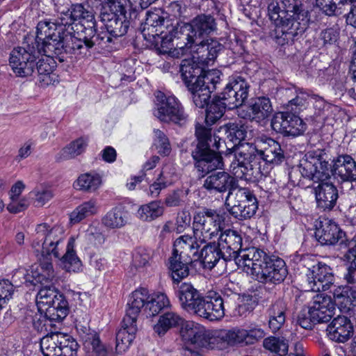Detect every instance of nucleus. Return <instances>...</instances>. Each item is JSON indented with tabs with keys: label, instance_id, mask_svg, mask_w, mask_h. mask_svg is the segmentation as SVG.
Instances as JSON below:
<instances>
[{
	"label": "nucleus",
	"instance_id": "obj_1",
	"mask_svg": "<svg viewBox=\"0 0 356 356\" xmlns=\"http://www.w3.org/2000/svg\"><path fill=\"white\" fill-rule=\"evenodd\" d=\"M237 165L232 167L236 177L254 181L262 175L261 162L279 165L284 160V150L274 139L262 136L254 144H243L236 150Z\"/></svg>",
	"mask_w": 356,
	"mask_h": 356
},
{
	"label": "nucleus",
	"instance_id": "obj_2",
	"mask_svg": "<svg viewBox=\"0 0 356 356\" xmlns=\"http://www.w3.org/2000/svg\"><path fill=\"white\" fill-rule=\"evenodd\" d=\"M268 9L269 18L275 24V42L280 45L293 41L309 26V12L299 0H282V8L270 3Z\"/></svg>",
	"mask_w": 356,
	"mask_h": 356
},
{
	"label": "nucleus",
	"instance_id": "obj_3",
	"mask_svg": "<svg viewBox=\"0 0 356 356\" xmlns=\"http://www.w3.org/2000/svg\"><path fill=\"white\" fill-rule=\"evenodd\" d=\"M142 26L141 32L147 41H151L156 35L164 33V29H166L168 33L172 34L176 42L175 45L183 55L197 40L190 23L180 22L173 24L168 13L161 8L148 10Z\"/></svg>",
	"mask_w": 356,
	"mask_h": 356
},
{
	"label": "nucleus",
	"instance_id": "obj_4",
	"mask_svg": "<svg viewBox=\"0 0 356 356\" xmlns=\"http://www.w3.org/2000/svg\"><path fill=\"white\" fill-rule=\"evenodd\" d=\"M302 176L314 182H319L316 189L318 207L331 211L334 207V165L329 163L321 154L309 152L300 160L298 165Z\"/></svg>",
	"mask_w": 356,
	"mask_h": 356
},
{
	"label": "nucleus",
	"instance_id": "obj_5",
	"mask_svg": "<svg viewBox=\"0 0 356 356\" xmlns=\"http://www.w3.org/2000/svg\"><path fill=\"white\" fill-rule=\"evenodd\" d=\"M242 257L243 270L253 279L264 284H279L288 275L285 261L275 255H268L263 250L249 248Z\"/></svg>",
	"mask_w": 356,
	"mask_h": 356
},
{
	"label": "nucleus",
	"instance_id": "obj_6",
	"mask_svg": "<svg viewBox=\"0 0 356 356\" xmlns=\"http://www.w3.org/2000/svg\"><path fill=\"white\" fill-rule=\"evenodd\" d=\"M197 143L192 152L194 165L200 173V177H204L209 173L224 168L222 157L218 149L220 138L212 136L211 129L197 124L195 127Z\"/></svg>",
	"mask_w": 356,
	"mask_h": 356
},
{
	"label": "nucleus",
	"instance_id": "obj_7",
	"mask_svg": "<svg viewBox=\"0 0 356 356\" xmlns=\"http://www.w3.org/2000/svg\"><path fill=\"white\" fill-rule=\"evenodd\" d=\"M334 302L331 295L317 294L313 305L303 308L298 314L297 323L304 329L312 330L317 323H330L326 328L327 335L334 341Z\"/></svg>",
	"mask_w": 356,
	"mask_h": 356
},
{
	"label": "nucleus",
	"instance_id": "obj_8",
	"mask_svg": "<svg viewBox=\"0 0 356 356\" xmlns=\"http://www.w3.org/2000/svg\"><path fill=\"white\" fill-rule=\"evenodd\" d=\"M170 306V302L165 293L150 294L146 288H140L132 292L127 309L129 314L137 319L140 312L147 318H152Z\"/></svg>",
	"mask_w": 356,
	"mask_h": 356
},
{
	"label": "nucleus",
	"instance_id": "obj_9",
	"mask_svg": "<svg viewBox=\"0 0 356 356\" xmlns=\"http://www.w3.org/2000/svg\"><path fill=\"white\" fill-rule=\"evenodd\" d=\"M40 47L35 44L33 36H27L22 46L12 50L9 62L17 76L25 77L33 73L35 61L43 52Z\"/></svg>",
	"mask_w": 356,
	"mask_h": 356
},
{
	"label": "nucleus",
	"instance_id": "obj_10",
	"mask_svg": "<svg viewBox=\"0 0 356 356\" xmlns=\"http://www.w3.org/2000/svg\"><path fill=\"white\" fill-rule=\"evenodd\" d=\"M39 312L51 320L63 321L68 314L69 306L63 294L53 285L42 286L36 296Z\"/></svg>",
	"mask_w": 356,
	"mask_h": 356
},
{
	"label": "nucleus",
	"instance_id": "obj_11",
	"mask_svg": "<svg viewBox=\"0 0 356 356\" xmlns=\"http://www.w3.org/2000/svg\"><path fill=\"white\" fill-rule=\"evenodd\" d=\"M225 218L217 210L203 208L193 216V231L198 241L206 243L217 238L221 231V224Z\"/></svg>",
	"mask_w": 356,
	"mask_h": 356
},
{
	"label": "nucleus",
	"instance_id": "obj_12",
	"mask_svg": "<svg viewBox=\"0 0 356 356\" xmlns=\"http://www.w3.org/2000/svg\"><path fill=\"white\" fill-rule=\"evenodd\" d=\"M67 25L60 23V15L54 19H44L38 23L35 44H38L42 51L47 54H53L56 46L60 45V40L65 32Z\"/></svg>",
	"mask_w": 356,
	"mask_h": 356
},
{
	"label": "nucleus",
	"instance_id": "obj_13",
	"mask_svg": "<svg viewBox=\"0 0 356 356\" xmlns=\"http://www.w3.org/2000/svg\"><path fill=\"white\" fill-rule=\"evenodd\" d=\"M33 241L34 248L42 246L43 255H53L60 258L59 245L64 239V229L63 227L55 225L51 227L47 223L39 224L35 227V234Z\"/></svg>",
	"mask_w": 356,
	"mask_h": 356
},
{
	"label": "nucleus",
	"instance_id": "obj_14",
	"mask_svg": "<svg viewBox=\"0 0 356 356\" xmlns=\"http://www.w3.org/2000/svg\"><path fill=\"white\" fill-rule=\"evenodd\" d=\"M181 335L192 344L210 349H224L225 341H222L221 332L218 335H211L205 328L193 321H186L182 324Z\"/></svg>",
	"mask_w": 356,
	"mask_h": 356
},
{
	"label": "nucleus",
	"instance_id": "obj_15",
	"mask_svg": "<svg viewBox=\"0 0 356 356\" xmlns=\"http://www.w3.org/2000/svg\"><path fill=\"white\" fill-rule=\"evenodd\" d=\"M157 108L154 115L162 122H179L185 118L184 108L178 99L170 92L156 90L154 94Z\"/></svg>",
	"mask_w": 356,
	"mask_h": 356
},
{
	"label": "nucleus",
	"instance_id": "obj_16",
	"mask_svg": "<svg viewBox=\"0 0 356 356\" xmlns=\"http://www.w3.org/2000/svg\"><path fill=\"white\" fill-rule=\"evenodd\" d=\"M237 294L232 291L229 293H223V296L216 291H209L204 297L197 315L210 321H218L225 316V304H227L229 299L236 298Z\"/></svg>",
	"mask_w": 356,
	"mask_h": 356
},
{
	"label": "nucleus",
	"instance_id": "obj_17",
	"mask_svg": "<svg viewBox=\"0 0 356 356\" xmlns=\"http://www.w3.org/2000/svg\"><path fill=\"white\" fill-rule=\"evenodd\" d=\"M218 238V244L223 252L225 261L234 260L238 267L243 268L241 263L243 260L242 257L245 252L249 248L241 250L243 238L240 233L236 230L227 229L220 232Z\"/></svg>",
	"mask_w": 356,
	"mask_h": 356
},
{
	"label": "nucleus",
	"instance_id": "obj_18",
	"mask_svg": "<svg viewBox=\"0 0 356 356\" xmlns=\"http://www.w3.org/2000/svg\"><path fill=\"white\" fill-rule=\"evenodd\" d=\"M272 129L284 136L296 137L306 130V124L296 113L291 111L275 113L271 120Z\"/></svg>",
	"mask_w": 356,
	"mask_h": 356
},
{
	"label": "nucleus",
	"instance_id": "obj_19",
	"mask_svg": "<svg viewBox=\"0 0 356 356\" xmlns=\"http://www.w3.org/2000/svg\"><path fill=\"white\" fill-rule=\"evenodd\" d=\"M174 289L181 308L197 315L202 302H204V296L189 282H182L174 286Z\"/></svg>",
	"mask_w": 356,
	"mask_h": 356
},
{
	"label": "nucleus",
	"instance_id": "obj_20",
	"mask_svg": "<svg viewBox=\"0 0 356 356\" xmlns=\"http://www.w3.org/2000/svg\"><path fill=\"white\" fill-rule=\"evenodd\" d=\"M272 112L273 107L270 100L266 97H259L252 99L245 109L241 108L238 111L240 118L259 123L267 120Z\"/></svg>",
	"mask_w": 356,
	"mask_h": 356
},
{
	"label": "nucleus",
	"instance_id": "obj_21",
	"mask_svg": "<svg viewBox=\"0 0 356 356\" xmlns=\"http://www.w3.org/2000/svg\"><path fill=\"white\" fill-rule=\"evenodd\" d=\"M265 332L260 327L250 330L237 329L221 331V339L225 341V348L228 345L237 343L253 344L264 338Z\"/></svg>",
	"mask_w": 356,
	"mask_h": 356
},
{
	"label": "nucleus",
	"instance_id": "obj_22",
	"mask_svg": "<svg viewBox=\"0 0 356 356\" xmlns=\"http://www.w3.org/2000/svg\"><path fill=\"white\" fill-rule=\"evenodd\" d=\"M346 273L343 275L344 280L352 286H339L335 289V305H338L339 309H349L354 299L356 298V267L346 266Z\"/></svg>",
	"mask_w": 356,
	"mask_h": 356
},
{
	"label": "nucleus",
	"instance_id": "obj_23",
	"mask_svg": "<svg viewBox=\"0 0 356 356\" xmlns=\"http://www.w3.org/2000/svg\"><path fill=\"white\" fill-rule=\"evenodd\" d=\"M136 322L137 319L129 314L127 309L121 323V327L116 333L115 351L118 354L124 353L135 339L138 331Z\"/></svg>",
	"mask_w": 356,
	"mask_h": 356
},
{
	"label": "nucleus",
	"instance_id": "obj_24",
	"mask_svg": "<svg viewBox=\"0 0 356 356\" xmlns=\"http://www.w3.org/2000/svg\"><path fill=\"white\" fill-rule=\"evenodd\" d=\"M237 178L230 175L225 171H219L211 173L204 181L203 188L209 192L225 193L229 191L228 197L232 191L236 189L238 182Z\"/></svg>",
	"mask_w": 356,
	"mask_h": 356
},
{
	"label": "nucleus",
	"instance_id": "obj_25",
	"mask_svg": "<svg viewBox=\"0 0 356 356\" xmlns=\"http://www.w3.org/2000/svg\"><path fill=\"white\" fill-rule=\"evenodd\" d=\"M337 229L335 236V258H337L344 266H352L356 267V254L354 248L351 247L353 242L350 240L346 232L338 227L335 224V231Z\"/></svg>",
	"mask_w": 356,
	"mask_h": 356
},
{
	"label": "nucleus",
	"instance_id": "obj_26",
	"mask_svg": "<svg viewBox=\"0 0 356 356\" xmlns=\"http://www.w3.org/2000/svg\"><path fill=\"white\" fill-rule=\"evenodd\" d=\"M222 48V44L216 40H203L195 46L192 58L204 68L213 64Z\"/></svg>",
	"mask_w": 356,
	"mask_h": 356
},
{
	"label": "nucleus",
	"instance_id": "obj_27",
	"mask_svg": "<svg viewBox=\"0 0 356 356\" xmlns=\"http://www.w3.org/2000/svg\"><path fill=\"white\" fill-rule=\"evenodd\" d=\"M60 15V23L67 25V27H73V24L76 20H83L86 24L85 28L95 27L96 21L93 10L88 6L86 8L81 3L72 5L71 10L62 12Z\"/></svg>",
	"mask_w": 356,
	"mask_h": 356
},
{
	"label": "nucleus",
	"instance_id": "obj_28",
	"mask_svg": "<svg viewBox=\"0 0 356 356\" xmlns=\"http://www.w3.org/2000/svg\"><path fill=\"white\" fill-rule=\"evenodd\" d=\"M100 17L106 31L114 38L123 36L127 33L130 22L127 20L126 15L115 12H103Z\"/></svg>",
	"mask_w": 356,
	"mask_h": 356
},
{
	"label": "nucleus",
	"instance_id": "obj_29",
	"mask_svg": "<svg viewBox=\"0 0 356 356\" xmlns=\"http://www.w3.org/2000/svg\"><path fill=\"white\" fill-rule=\"evenodd\" d=\"M60 45L56 46L55 52L52 54L57 56L63 53L69 54H83V50L86 49L85 35L83 38H79L75 36L74 27H67L61 40L59 42Z\"/></svg>",
	"mask_w": 356,
	"mask_h": 356
},
{
	"label": "nucleus",
	"instance_id": "obj_30",
	"mask_svg": "<svg viewBox=\"0 0 356 356\" xmlns=\"http://www.w3.org/2000/svg\"><path fill=\"white\" fill-rule=\"evenodd\" d=\"M330 270L327 266H319L318 268V273L314 275L315 270L314 269L311 273V277L307 275V282L309 285V288L310 291L321 292L325 295L332 293V291L330 290L333 286L334 277L331 273H327Z\"/></svg>",
	"mask_w": 356,
	"mask_h": 356
},
{
	"label": "nucleus",
	"instance_id": "obj_31",
	"mask_svg": "<svg viewBox=\"0 0 356 356\" xmlns=\"http://www.w3.org/2000/svg\"><path fill=\"white\" fill-rule=\"evenodd\" d=\"M81 339L84 346L91 350L87 356H114L112 348L104 344L96 332H83Z\"/></svg>",
	"mask_w": 356,
	"mask_h": 356
},
{
	"label": "nucleus",
	"instance_id": "obj_32",
	"mask_svg": "<svg viewBox=\"0 0 356 356\" xmlns=\"http://www.w3.org/2000/svg\"><path fill=\"white\" fill-rule=\"evenodd\" d=\"M286 303L281 299L273 302L266 310L268 317V326L273 332L278 331L286 321Z\"/></svg>",
	"mask_w": 356,
	"mask_h": 356
},
{
	"label": "nucleus",
	"instance_id": "obj_33",
	"mask_svg": "<svg viewBox=\"0 0 356 356\" xmlns=\"http://www.w3.org/2000/svg\"><path fill=\"white\" fill-rule=\"evenodd\" d=\"M84 29L86 50L91 49L95 45L102 49H112L111 44L113 42V37L107 31L97 33L96 26Z\"/></svg>",
	"mask_w": 356,
	"mask_h": 356
},
{
	"label": "nucleus",
	"instance_id": "obj_34",
	"mask_svg": "<svg viewBox=\"0 0 356 356\" xmlns=\"http://www.w3.org/2000/svg\"><path fill=\"white\" fill-rule=\"evenodd\" d=\"M184 318L177 313L168 311L163 312L154 325L153 330L159 337L164 336L170 330L181 325Z\"/></svg>",
	"mask_w": 356,
	"mask_h": 356
},
{
	"label": "nucleus",
	"instance_id": "obj_35",
	"mask_svg": "<svg viewBox=\"0 0 356 356\" xmlns=\"http://www.w3.org/2000/svg\"><path fill=\"white\" fill-rule=\"evenodd\" d=\"M203 67L191 60H184L181 64L180 72L185 85L188 89H195L198 83L199 76L202 72Z\"/></svg>",
	"mask_w": 356,
	"mask_h": 356
},
{
	"label": "nucleus",
	"instance_id": "obj_36",
	"mask_svg": "<svg viewBox=\"0 0 356 356\" xmlns=\"http://www.w3.org/2000/svg\"><path fill=\"white\" fill-rule=\"evenodd\" d=\"M218 243L210 242L205 245L200 252V259L203 264L204 267L208 269H212L216 264L222 259L225 261L223 252L221 250Z\"/></svg>",
	"mask_w": 356,
	"mask_h": 356
},
{
	"label": "nucleus",
	"instance_id": "obj_37",
	"mask_svg": "<svg viewBox=\"0 0 356 356\" xmlns=\"http://www.w3.org/2000/svg\"><path fill=\"white\" fill-rule=\"evenodd\" d=\"M335 175L343 181L356 180V162L349 155H341L335 159Z\"/></svg>",
	"mask_w": 356,
	"mask_h": 356
},
{
	"label": "nucleus",
	"instance_id": "obj_38",
	"mask_svg": "<svg viewBox=\"0 0 356 356\" xmlns=\"http://www.w3.org/2000/svg\"><path fill=\"white\" fill-rule=\"evenodd\" d=\"M196 39L209 35L216 29L215 19L210 15H200L190 22Z\"/></svg>",
	"mask_w": 356,
	"mask_h": 356
},
{
	"label": "nucleus",
	"instance_id": "obj_39",
	"mask_svg": "<svg viewBox=\"0 0 356 356\" xmlns=\"http://www.w3.org/2000/svg\"><path fill=\"white\" fill-rule=\"evenodd\" d=\"M235 199L245 208L243 215L248 219L254 216L258 209V201L253 192L248 188H240L236 193Z\"/></svg>",
	"mask_w": 356,
	"mask_h": 356
},
{
	"label": "nucleus",
	"instance_id": "obj_40",
	"mask_svg": "<svg viewBox=\"0 0 356 356\" xmlns=\"http://www.w3.org/2000/svg\"><path fill=\"white\" fill-rule=\"evenodd\" d=\"M227 138L232 141L234 145L232 148H228L226 156H230L234 153L235 161L237 162L236 156V150L243 144H251L250 143H243L248 137V132L244 125L229 124L227 129Z\"/></svg>",
	"mask_w": 356,
	"mask_h": 356
},
{
	"label": "nucleus",
	"instance_id": "obj_41",
	"mask_svg": "<svg viewBox=\"0 0 356 356\" xmlns=\"http://www.w3.org/2000/svg\"><path fill=\"white\" fill-rule=\"evenodd\" d=\"M169 269L171 272L173 283L177 285L180 284L181 281L188 276V266L191 264L186 263L183 259H179V256L172 254L169 259Z\"/></svg>",
	"mask_w": 356,
	"mask_h": 356
},
{
	"label": "nucleus",
	"instance_id": "obj_42",
	"mask_svg": "<svg viewBox=\"0 0 356 356\" xmlns=\"http://www.w3.org/2000/svg\"><path fill=\"white\" fill-rule=\"evenodd\" d=\"M88 144V137H80L73 140L62 149L57 157V160L62 161L71 159L81 154L86 150Z\"/></svg>",
	"mask_w": 356,
	"mask_h": 356
},
{
	"label": "nucleus",
	"instance_id": "obj_43",
	"mask_svg": "<svg viewBox=\"0 0 356 356\" xmlns=\"http://www.w3.org/2000/svg\"><path fill=\"white\" fill-rule=\"evenodd\" d=\"M98 211L97 200L91 199L78 206L70 215V222L76 224L83 219L96 214Z\"/></svg>",
	"mask_w": 356,
	"mask_h": 356
},
{
	"label": "nucleus",
	"instance_id": "obj_44",
	"mask_svg": "<svg viewBox=\"0 0 356 356\" xmlns=\"http://www.w3.org/2000/svg\"><path fill=\"white\" fill-rule=\"evenodd\" d=\"M127 213L122 206L115 207L109 211L102 218L103 225L111 229L120 228L127 223Z\"/></svg>",
	"mask_w": 356,
	"mask_h": 356
},
{
	"label": "nucleus",
	"instance_id": "obj_45",
	"mask_svg": "<svg viewBox=\"0 0 356 356\" xmlns=\"http://www.w3.org/2000/svg\"><path fill=\"white\" fill-rule=\"evenodd\" d=\"M102 179L97 174L85 173L81 175L74 183V187L76 190L85 192H94L101 185Z\"/></svg>",
	"mask_w": 356,
	"mask_h": 356
},
{
	"label": "nucleus",
	"instance_id": "obj_46",
	"mask_svg": "<svg viewBox=\"0 0 356 356\" xmlns=\"http://www.w3.org/2000/svg\"><path fill=\"white\" fill-rule=\"evenodd\" d=\"M40 346L43 356H60L58 332H51L43 337Z\"/></svg>",
	"mask_w": 356,
	"mask_h": 356
},
{
	"label": "nucleus",
	"instance_id": "obj_47",
	"mask_svg": "<svg viewBox=\"0 0 356 356\" xmlns=\"http://www.w3.org/2000/svg\"><path fill=\"white\" fill-rule=\"evenodd\" d=\"M74 248V240L70 238L68 241L66 252L61 257L65 268L67 271L76 272L81 268V261L77 257Z\"/></svg>",
	"mask_w": 356,
	"mask_h": 356
},
{
	"label": "nucleus",
	"instance_id": "obj_48",
	"mask_svg": "<svg viewBox=\"0 0 356 356\" xmlns=\"http://www.w3.org/2000/svg\"><path fill=\"white\" fill-rule=\"evenodd\" d=\"M342 15L348 25L356 29V0L335 3V16Z\"/></svg>",
	"mask_w": 356,
	"mask_h": 356
},
{
	"label": "nucleus",
	"instance_id": "obj_49",
	"mask_svg": "<svg viewBox=\"0 0 356 356\" xmlns=\"http://www.w3.org/2000/svg\"><path fill=\"white\" fill-rule=\"evenodd\" d=\"M207 107L205 122L209 125L214 124L218 120L220 119L226 109L225 106L222 104V100L218 96H215Z\"/></svg>",
	"mask_w": 356,
	"mask_h": 356
},
{
	"label": "nucleus",
	"instance_id": "obj_50",
	"mask_svg": "<svg viewBox=\"0 0 356 356\" xmlns=\"http://www.w3.org/2000/svg\"><path fill=\"white\" fill-rule=\"evenodd\" d=\"M164 30V33L156 35L150 42H154L156 37H160L161 44L158 47V49L161 54H168L177 57L182 56L183 54H181L179 49L175 45V43L176 42H175V38L172 36V34L168 33L166 29Z\"/></svg>",
	"mask_w": 356,
	"mask_h": 356
},
{
	"label": "nucleus",
	"instance_id": "obj_51",
	"mask_svg": "<svg viewBox=\"0 0 356 356\" xmlns=\"http://www.w3.org/2000/svg\"><path fill=\"white\" fill-rule=\"evenodd\" d=\"M315 236L322 245L334 244V230L332 220L324 218L320 227L315 232Z\"/></svg>",
	"mask_w": 356,
	"mask_h": 356
},
{
	"label": "nucleus",
	"instance_id": "obj_52",
	"mask_svg": "<svg viewBox=\"0 0 356 356\" xmlns=\"http://www.w3.org/2000/svg\"><path fill=\"white\" fill-rule=\"evenodd\" d=\"M221 74V72L218 70L205 71L202 69V72L199 76L198 83H197L195 89L215 88L217 83L220 81Z\"/></svg>",
	"mask_w": 356,
	"mask_h": 356
},
{
	"label": "nucleus",
	"instance_id": "obj_53",
	"mask_svg": "<svg viewBox=\"0 0 356 356\" xmlns=\"http://www.w3.org/2000/svg\"><path fill=\"white\" fill-rule=\"evenodd\" d=\"M163 207L159 201H152L149 204L141 206L138 211L139 217L144 221H152L161 216L163 213Z\"/></svg>",
	"mask_w": 356,
	"mask_h": 356
},
{
	"label": "nucleus",
	"instance_id": "obj_54",
	"mask_svg": "<svg viewBox=\"0 0 356 356\" xmlns=\"http://www.w3.org/2000/svg\"><path fill=\"white\" fill-rule=\"evenodd\" d=\"M42 54H43L42 58L37 63L35 62V69H36L39 76H44L42 81H45V79H49V76L55 68L56 63L53 57L57 55L45 52H42ZM48 81L47 80V84H48Z\"/></svg>",
	"mask_w": 356,
	"mask_h": 356
},
{
	"label": "nucleus",
	"instance_id": "obj_55",
	"mask_svg": "<svg viewBox=\"0 0 356 356\" xmlns=\"http://www.w3.org/2000/svg\"><path fill=\"white\" fill-rule=\"evenodd\" d=\"M60 356H76L78 343L69 334L58 332Z\"/></svg>",
	"mask_w": 356,
	"mask_h": 356
},
{
	"label": "nucleus",
	"instance_id": "obj_56",
	"mask_svg": "<svg viewBox=\"0 0 356 356\" xmlns=\"http://www.w3.org/2000/svg\"><path fill=\"white\" fill-rule=\"evenodd\" d=\"M263 346L265 349L277 353L280 356H286L288 353V341L283 337H267L264 340Z\"/></svg>",
	"mask_w": 356,
	"mask_h": 356
},
{
	"label": "nucleus",
	"instance_id": "obj_57",
	"mask_svg": "<svg viewBox=\"0 0 356 356\" xmlns=\"http://www.w3.org/2000/svg\"><path fill=\"white\" fill-rule=\"evenodd\" d=\"M110 8L115 13L126 15L129 13L130 19H136L138 13L130 0H106Z\"/></svg>",
	"mask_w": 356,
	"mask_h": 356
},
{
	"label": "nucleus",
	"instance_id": "obj_58",
	"mask_svg": "<svg viewBox=\"0 0 356 356\" xmlns=\"http://www.w3.org/2000/svg\"><path fill=\"white\" fill-rule=\"evenodd\" d=\"M188 192V189L177 188L173 190L167 194L164 204L168 207H181L185 204Z\"/></svg>",
	"mask_w": 356,
	"mask_h": 356
},
{
	"label": "nucleus",
	"instance_id": "obj_59",
	"mask_svg": "<svg viewBox=\"0 0 356 356\" xmlns=\"http://www.w3.org/2000/svg\"><path fill=\"white\" fill-rule=\"evenodd\" d=\"M152 258V250L144 247L137 248L132 257V264L136 268L145 267Z\"/></svg>",
	"mask_w": 356,
	"mask_h": 356
},
{
	"label": "nucleus",
	"instance_id": "obj_60",
	"mask_svg": "<svg viewBox=\"0 0 356 356\" xmlns=\"http://www.w3.org/2000/svg\"><path fill=\"white\" fill-rule=\"evenodd\" d=\"M196 243L203 242L198 241L194 236H181L177 238L174 243L172 254L177 256L181 254V252H183L184 250H187L188 248H190V247H193V245H196Z\"/></svg>",
	"mask_w": 356,
	"mask_h": 356
},
{
	"label": "nucleus",
	"instance_id": "obj_61",
	"mask_svg": "<svg viewBox=\"0 0 356 356\" xmlns=\"http://www.w3.org/2000/svg\"><path fill=\"white\" fill-rule=\"evenodd\" d=\"M36 207H42L54 197L53 191L46 187H36L31 192Z\"/></svg>",
	"mask_w": 356,
	"mask_h": 356
},
{
	"label": "nucleus",
	"instance_id": "obj_62",
	"mask_svg": "<svg viewBox=\"0 0 356 356\" xmlns=\"http://www.w3.org/2000/svg\"><path fill=\"white\" fill-rule=\"evenodd\" d=\"M155 145L159 149V153L167 156L170 153L171 147L166 135L159 129H154Z\"/></svg>",
	"mask_w": 356,
	"mask_h": 356
},
{
	"label": "nucleus",
	"instance_id": "obj_63",
	"mask_svg": "<svg viewBox=\"0 0 356 356\" xmlns=\"http://www.w3.org/2000/svg\"><path fill=\"white\" fill-rule=\"evenodd\" d=\"M13 284L8 280H0V310L7 300H10L14 293Z\"/></svg>",
	"mask_w": 356,
	"mask_h": 356
},
{
	"label": "nucleus",
	"instance_id": "obj_64",
	"mask_svg": "<svg viewBox=\"0 0 356 356\" xmlns=\"http://www.w3.org/2000/svg\"><path fill=\"white\" fill-rule=\"evenodd\" d=\"M191 97L197 107L203 108L209 104L211 90H191Z\"/></svg>",
	"mask_w": 356,
	"mask_h": 356
}]
</instances>
